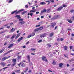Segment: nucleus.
<instances>
[{
    "mask_svg": "<svg viewBox=\"0 0 74 74\" xmlns=\"http://www.w3.org/2000/svg\"><path fill=\"white\" fill-rule=\"evenodd\" d=\"M50 1L51 2H52V3H54V0H50Z\"/></svg>",
    "mask_w": 74,
    "mask_h": 74,
    "instance_id": "nucleus-46",
    "label": "nucleus"
},
{
    "mask_svg": "<svg viewBox=\"0 0 74 74\" xmlns=\"http://www.w3.org/2000/svg\"><path fill=\"white\" fill-rule=\"evenodd\" d=\"M36 14H39V12H36Z\"/></svg>",
    "mask_w": 74,
    "mask_h": 74,
    "instance_id": "nucleus-62",
    "label": "nucleus"
},
{
    "mask_svg": "<svg viewBox=\"0 0 74 74\" xmlns=\"http://www.w3.org/2000/svg\"><path fill=\"white\" fill-rule=\"evenodd\" d=\"M42 60H44L45 62H48L47 59V58L46 57L42 56Z\"/></svg>",
    "mask_w": 74,
    "mask_h": 74,
    "instance_id": "nucleus-6",
    "label": "nucleus"
},
{
    "mask_svg": "<svg viewBox=\"0 0 74 74\" xmlns=\"http://www.w3.org/2000/svg\"><path fill=\"white\" fill-rule=\"evenodd\" d=\"M10 57L11 56H9L8 57H4L2 59V61H4L5 60H6V59H9V58H10Z\"/></svg>",
    "mask_w": 74,
    "mask_h": 74,
    "instance_id": "nucleus-5",
    "label": "nucleus"
},
{
    "mask_svg": "<svg viewBox=\"0 0 74 74\" xmlns=\"http://www.w3.org/2000/svg\"><path fill=\"white\" fill-rule=\"evenodd\" d=\"M57 41H60V39L59 38H58L57 39Z\"/></svg>",
    "mask_w": 74,
    "mask_h": 74,
    "instance_id": "nucleus-63",
    "label": "nucleus"
},
{
    "mask_svg": "<svg viewBox=\"0 0 74 74\" xmlns=\"http://www.w3.org/2000/svg\"><path fill=\"white\" fill-rule=\"evenodd\" d=\"M67 5H66L63 4L62 7H67Z\"/></svg>",
    "mask_w": 74,
    "mask_h": 74,
    "instance_id": "nucleus-37",
    "label": "nucleus"
},
{
    "mask_svg": "<svg viewBox=\"0 0 74 74\" xmlns=\"http://www.w3.org/2000/svg\"><path fill=\"white\" fill-rule=\"evenodd\" d=\"M21 56H18L17 57V58H18V60H19V59H21Z\"/></svg>",
    "mask_w": 74,
    "mask_h": 74,
    "instance_id": "nucleus-30",
    "label": "nucleus"
},
{
    "mask_svg": "<svg viewBox=\"0 0 74 74\" xmlns=\"http://www.w3.org/2000/svg\"><path fill=\"white\" fill-rule=\"evenodd\" d=\"M74 70V68H73L72 69H71L70 70V71H73V70Z\"/></svg>",
    "mask_w": 74,
    "mask_h": 74,
    "instance_id": "nucleus-57",
    "label": "nucleus"
},
{
    "mask_svg": "<svg viewBox=\"0 0 74 74\" xmlns=\"http://www.w3.org/2000/svg\"><path fill=\"white\" fill-rule=\"evenodd\" d=\"M4 51V49H2V50L0 51V53H1L3 52Z\"/></svg>",
    "mask_w": 74,
    "mask_h": 74,
    "instance_id": "nucleus-35",
    "label": "nucleus"
},
{
    "mask_svg": "<svg viewBox=\"0 0 74 74\" xmlns=\"http://www.w3.org/2000/svg\"><path fill=\"white\" fill-rule=\"evenodd\" d=\"M25 8H28V5H25Z\"/></svg>",
    "mask_w": 74,
    "mask_h": 74,
    "instance_id": "nucleus-55",
    "label": "nucleus"
},
{
    "mask_svg": "<svg viewBox=\"0 0 74 74\" xmlns=\"http://www.w3.org/2000/svg\"><path fill=\"white\" fill-rule=\"evenodd\" d=\"M56 64V62H55V61H53V62H52V64L53 65H55V64Z\"/></svg>",
    "mask_w": 74,
    "mask_h": 74,
    "instance_id": "nucleus-28",
    "label": "nucleus"
},
{
    "mask_svg": "<svg viewBox=\"0 0 74 74\" xmlns=\"http://www.w3.org/2000/svg\"><path fill=\"white\" fill-rule=\"evenodd\" d=\"M16 63H14L13 64H12V65L11 66L12 67H14V66H15V65H16Z\"/></svg>",
    "mask_w": 74,
    "mask_h": 74,
    "instance_id": "nucleus-26",
    "label": "nucleus"
},
{
    "mask_svg": "<svg viewBox=\"0 0 74 74\" xmlns=\"http://www.w3.org/2000/svg\"><path fill=\"white\" fill-rule=\"evenodd\" d=\"M67 21L69 23H73V22L71 21V20L68 19Z\"/></svg>",
    "mask_w": 74,
    "mask_h": 74,
    "instance_id": "nucleus-29",
    "label": "nucleus"
},
{
    "mask_svg": "<svg viewBox=\"0 0 74 74\" xmlns=\"http://www.w3.org/2000/svg\"><path fill=\"white\" fill-rule=\"evenodd\" d=\"M8 53H9L8 52V51L7 52L4 53V56H5V55H7V54H8Z\"/></svg>",
    "mask_w": 74,
    "mask_h": 74,
    "instance_id": "nucleus-41",
    "label": "nucleus"
},
{
    "mask_svg": "<svg viewBox=\"0 0 74 74\" xmlns=\"http://www.w3.org/2000/svg\"><path fill=\"white\" fill-rule=\"evenodd\" d=\"M14 17H15V18H17V19H21V18L20 15H16V16H14Z\"/></svg>",
    "mask_w": 74,
    "mask_h": 74,
    "instance_id": "nucleus-11",
    "label": "nucleus"
},
{
    "mask_svg": "<svg viewBox=\"0 0 74 74\" xmlns=\"http://www.w3.org/2000/svg\"><path fill=\"white\" fill-rule=\"evenodd\" d=\"M26 12H27V11H24L22 13V14L24 15V14H25V13H26Z\"/></svg>",
    "mask_w": 74,
    "mask_h": 74,
    "instance_id": "nucleus-33",
    "label": "nucleus"
},
{
    "mask_svg": "<svg viewBox=\"0 0 74 74\" xmlns=\"http://www.w3.org/2000/svg\"><path fill=\"white\" fill-rule=\"evenodd\" d=\"M8 68V67H5V68H3V71H5V69H7Z\"/></svg>",
    "mask_w": 74,
    "mask_h": 74,
    "instance_id": "nucleus-39",
    "label": "nucleus"
},
{
    "mask_svg": "<svg viewBox=\"0 0 74 74\" xmlns=\"http://www.w3.org/2000/svg\"><path fill=\"white\" fill-rule=\"evenodd\" d=\"M60 40L61 41H62L63 40V39L62 38H61L60 39Z\"/></svg>",
    "mask_w": 74,
    "mask_h": 74,
    "instance_id": "nucleus-52",
    "label": "nucleus"
},
{
    "mask_svg": "<svg viewBox=\"0 0 74 74\" xmlns=\"http://www.w3.org/2000/svg\"><path fill=\"white\" fill-rule=\"evenodd\" d=\"M46 11H47V10L46 9H44L42 10L41 11L40 14H42L43 12H46Z\"/></svg>",
    "mask_w": 74,
    "mask_h": 74,
    "instance_id": "nucleus-12",
    "label": "nucleus"
},
{
    "mask_svg": "<svg viewBox=\"0 0 74 74\" xmlns=\"http://www.w3.org/2000/svg\"><path fill=\"white\" fill-rule=\"evenodd\" d=\"M21 65V66L22 67H25L26 66L25 64L22 62H20L19 64H18V66L19 67H20Z\"/></svg>",
    "mask_w": 74,
    "mask_h": 74,
    "instance_id": "nucleus-2",
    "label": "nucleus"
},
{
    "mask_svg": "<svg viewBox=\"0 0 74 74\" xmlns=\"http://www.w3.org/2000/svg\"><path fill=\"white\" fill-rule=\"evenodd\" d=\"M63 8L62 7H60L57 9V11H61Z\"/></svg>",
    "mask_w": 74,
    "mask_h": 74,
    "instance_id": "nucleus-18",
    "label": "nucleus"
},
{
    "mask_svg": "<svg viewBox=\"0 0 74 74\" xmlns=\"http://www.w3.org/2000/svg\"><path fill=\"white\" fill-rule=\"evenodd\" d=\"M35 33L33 32L31 36H32V37H33V36H35Z\"/></svg>",
    "mask_w": 74,
    "mask_h": 74,
    "instance_id": "nucleus-31",
    "label": "nucleus"
},
{
    "mask_svg": "<svg viewBox=\"0 0 74 74\" xmlns=\"http://www.w3.org/2000/svg\"><path fill=\"white\" fill-rule=\"evenodd\" d=\"M7 38H10V35H8L6 36Z\"/></svg>",
    "mask_w": 74,
    "mask_h": 74,
    "instance_id": "nucleus-47",
    "label": "nucleus"
},
{
    "mask_svg": "<svg viewBox=\"0 0 74 74\" xmlns=\"http://www.w3.org/2000/svg\"><path fill=\"white\" fill-rule=\"evenodd\" d=\"M32 72V70H30L28 71V72L29 73H30Z\"/></svg>",
    "mask_w": 74,
    "mask_h": 74,
    "instance_id": "nucleus-60",
    "label": "nucleus"
},
{
    "mask_svg": "<svg viewBox=\"0 0 74 74\" xmlns=\"http://www.w3.org/2000/svg\"><path fill=\"white\" fill-rule=\"evenodd\" d=\"M13 51L12 50H10L9 51H8V53H10V52H12Z\"/></svg>",
    "mask_w": 74,
    "mask_h": 74,
    "instance_id": "nucleus-45",
    "label": "nucleus"
},
{
    "mask_svg": "<svg viewBox=\"0 0 74 74\" xmlns=\"http://www.w3.org/2000/svg\"><path fill=\"white\" fill-rule=\"evenodd\" d=\"M39 29L38 28H36L34 30V32H38V31H39Z\"/></svg>",
    "mask_w": 74,
    "mask_h": 74,
    "instance_id": "nucleus-25",
    "label": "nucleus"
},
{
    "mask_svg": "<svg viewBox=\"0 0 74 74\" xmlns=\"http://www.w3.org/2000/svg\"><path fill=\"white\" fill-rule=\"evenodd\" d=\"M27 59H28V61L29 62H30V56L28 55L27 56Z\"/></svg>",
    "mask_w": 74,
    "mask_h": 74,
    "instance_id": "nucleus-13",
    "label": "nucleus"
},
{
    "mask_svg": "<svg viewBox=\"0 0 74 74\" xmlns=\"http://www.w3.org/2000/svg\"><path fill=\"white\" fill-rule=\"evenodd\" d=\"M64 51H67L68 49V47L66 46H64Z\"/></svg>",
    "mask_w": 74,
    "mask_h": 74,
    "instance_id": "nucleus-8",
    "label": "nucleus"
},
{
    "mask_svg": "<svg viewBox=\"0 0 74 74\" xmlns=\"http://www.w3.org/2000/svg\"><path fill=\"white\" fill-rule=\"evenodd\" d=\"M46 3H49V2H50V1H46Z\"/></svg>",
    "mask_w": 74,
    "mask_h": 74,
    "instance_id": "nucleus-58",
    "label": "nucleus"
},
{
    "mask_svg": "<svg viewBox=\"0 0 74 74\" xmlns=\"http://www.w3.org/2000/svg\"><path fill=\"white\" fill-rule=\"evenodd\" d=\"M0 64H1V66H2L3 67H4V66H5V63H4V62H1L0 63Z\"/></svg>",
    "mask_w": 74,
    "mask_h": 74,
    "instance_id": "nucleus-14",
    "label": "nucleus"
},
{
    "mask_svg": "<svg viewBox=\"0 0 74 74\" xmlns=\"http://www.w3.org/2000/svg\"><path fill=\"white\" fill-rule=\"evenodd\" d=\"M60 17V15H59L55 16L51 18V20H55V19H58Z\"/></svg>",
    "mask_w": 74,
    "mask_h": 74,
    "instance_id": "nucleus-4",
    "label": "nucleus"
},
{
    "mask_svg": "<svg viewBox=\"0 0 74 74\" xmlns=\"http://www.w3.org/2000/svg\"><path fill=\"white\" fill-rule=\"evenodd\" d=\"M74 59H71V60H69V62H72V61H74Z\"/></svg>",
    "mask_w": 74,
    "mask_h": 74,
    "instance_id": "nucleus-43",
    "label": "nucleus"
},
{
    "mask_svg": "<svg viewBox=\"0 0 74 74\" xmlns=\"http://www.w3.org/2000/svg\"><path fill=\"white\" fill-rule=\"evenodd\" d=\"M44 28V27L42 26L39 28H38L39 30H42Z\"/></svg>",
    "mask_w": 74,
    "mask_h": 74,
    "instance_id": "nucleus-22",
    "label": "nucleus"
},
{
    "mask_svg": "<svg viewBox=\"0 0 74 74\" xmlns=\"http://www.w3.org/2000/svg\"><path fill=\"white\" fill-rule=\"evenodd\" d=\"M70 49H71L73 48V46H70Z\"/></svg>",
    "mask_w": 74,
    "mask_h": 74,
    "instance_id": "nucleus-59",
    "label": "nucleus"
},
{
    "mask_svg": "<svg viewBox=\"0 0 74 74\" xmlns=\"http://www.w3.org/2000/svg\"><path fill=\"white\" fill-rule=\"evenodd\" d=\"M46 34L44 33L43 34H42L40 35V37L42 38V37H45L46 35Z\"/></svg>",
    "mask_w": 74,
    "mask_h": 74,
    "instance_id": "nucleus-17",
    "label": "nucleus"
},
{
    "mask_svg": "<svg viewBox=\"0 0 74 74\" xmlns=\"http://www.w3.org/2000/svg\"><path fill=\"white\" fill-rule=\"evenodd\" d=\"M58 27V26H56L55 27V28L54 29V30H56V29H57Z\"/></svg>",
    "mask_w": 74,
    "mask_h": 74,
    "instance_id": "nucleus-56",
    "label": "nucleus"
},
{
    "mask_svg": "<svg viewBox=\"0 0 74 74\" xmlns=\"http://www.w3.org/2000/svg\"><path fill=\"white\" fill-rule=\"evenodd\" d=\"M24 11V9H21L18 10V11L17 10H15L12 12L11 13V14H15V15H16V14L20 13L21 11Z\"/></svg>",
    "mask_w": 74,
    "mask_h": 74,
    "instance_id": "nucleus-1",
    "label": "nucleus"
},
{
    "mask_svg": "<svg viewBox=\"0 0 74 74\" xmlns=\"http://www.w3.org/2000/svg\"><path fill=\"white\" fill-rule=\"evenodd\" d=\"M47 45L49 47V48L51 47V45L49 43H48L47 44Z\"/></svg>",
    "mask_w": 74,
    "mask_h": 74,
    "instance_id": "nucleus-34",
    "label": "nucleus"
},
{
    "mask_svg": "<svg viewBox=\"0 0 74 74\" xmlns=\"http://www.w3.org/2000/svg\"><path fill=\"white\" fill-rule=\"evenodd\" d=\"M49 11H50V9H47V10H46L47 12L48 13H49Z\"/></svg>",
    "mask_w": 74,
    "mask_h": 74,
    "instance_id": "nucleus-36",
    "label": "nucleus"
},
{
    "mask_svg": "<svg viewBox=\"0 0 74 74\" xmlns=\"http://www.w3.org/2000/svg\"><path fill=\"white\" fill-rule=\"evenodd\" d=\"M36 11V9H34L31 10L30 11V12H31V13H30V15L32 17L33 16V15H34V14L32 13V12H35Z\"/></svg>",
    "mask_w": 74,
    "mask_h": 74,
    "instance_id": "nucleus-3",
    "label": "nucleus"
},
{
    "mask_svg": "<svg viewBox=\"0 0 74 74\" xmlns=\"http://www.w3.org/2000/svg\"><path fill=\"white\" fill-rule=\"evenodd\" d=\"M15 37H16V35L15 34H14L12 36V37H11L10 38L11 40H12V39H14V38Z\"/></svg>",
    "mask_w": 74,
    "mask_h": 74,
    "instance_id": "nucleus-21",
    "label": "nucleus"
},
{
    "mask_svg": "<svg viewBox=\"0 0 74 74\" xmlns=\"http://www.w3.org/2000/svg\"><path fill=\"white\" fill-rule=\"evenodd\" d=\"M32 37V35H29L27 36V38H30V37Z\"/></svg>",
    "mask_w": 74,
    "mask_h": 74,
    "instance_id": "nucleus-44",
    "label": "nucleus"
},
{
    "mask_svg": "<svg viewBox=\"0 0 74 74\" xmlns=\"http://www.w3.org/2000/svg\"><path fill=\"white\" fill-rule=\"evenodd\" d=\"M40 4L41 5H44L46 4V3L44 2H42L40 3Z\"/></svg>",
    "mask_w": 74,
    "mask_h": 74,
    "instance_id": "nucleus-23",
    "label": "nucleus"
},
{
    "mask_svg": "<svg viewBox=\"0 0 74 74\" xmlns=\"http://www.w3.org/2000/svg\"><path fill=\"white\" fill-rule=\"evenodd\" d=\"M12 63H16V59H14L12 60Z\"/></svg>",
    "mask_w": 74,
    "mask_h": 74,
    "instance_id": "nucleus-15",
    "label": "nucleus"
},
{
    "mask_svg": "<svg viewBox=\"0 0 74 74\" xmlns=\"http://www.w3.org/2000/svg\"><path fill=\"white\" fill-rule=\"evenodd\" d=\"M14 46V44H11L9 45L8 48H11V47H12Z\"/></svg>",
    "mask_w": 74,
    "mask_h": 74,
    "instance_id": "nucleus-10",
    "label": "nucleus"
},
{
    "mask_svg": "<svg viewBox=\"0 0 74 74\" xmlns=\"http://www.w3.org/2000/svg\"><path fill=\"white\" fill-rule=\"evenodd\" d=\"M39 26H40V25H36V27H38Z\"/></svg>",
    "mask_w": 74,
    "mask_h": 74,
    "instance_id": "nucleus-51",
    "label": "nucleus"
},
{
    "mask_svg": "<svg viewBox=\"0 0 74 74\" xmlns=\"http://www.w3.org/2000/svg\"><path fill=\"white\" fill-rule=\"evenodd\" d=\"M4 27H2V28H0V30H1V29H4Z\"/></svg>",
    "mask_w": 74,
    "mask_h": 74,
    "instance_id": "nucleus-61",
    "label": "nucleus"
},
{
    "mask_svg": "<svg viewBox=\"0 0 74 74\" xmlns=\"http://www.w3.org/2000/svg\"><path fill=\"white\" fill-rule=\"evenodd\" d=\"M36 49H33V48H31V50L32 51H35Z\"/></svg>",
    "mask_w": 74,
    "mask_h": 74,
    "instance_id": "nucleus-38",
    "label": "nucleus"
},
{
    "mask_svg": "<svg viewBox=\"0 0 74 74\" xmlns=\"http://www.w3.org/2000/svg\"><path fill=\"white\" fill-rule=\"evenodd\" d=\"M21 33H19L16 36V37H15V39H17V38H18L20 36V35H21Z\"/></svg>",
    "mask_w": 74,
    "mask_h": 74,
    "instance_id": "nucleus-19",
    "label": "nucleus"
},
{
    "mask_svg": "<svg viewBox=\"0 0 74 74\" xmlns=\"http://www.w3.org/2000/svg\"><path fill=\"white\" fill-rule=\"evenodd\" d=\"M54 34V33L53 32H51L50 34V36L51 37H52L53 35Z\"/></svg>",
    "mask_w": 74,
    "mask_h": 74,
    "instance_id": "nucleus-24",
    "label": "nucleus"
},
{
    "mask_svg": "<svg viewBox=\"0 0 74 74\" xmlns=\"http://www.w3.org/2000/svg\"><path fill=\"white\" fill-rule=\"evenodd\" d=\"M15 29H14V28H12V29H11L10 31L11 32H14V31H15Z\"/></svg>",
    "mask_w": 74,
    "mask_h": 74,
    "instance_id": "nucleus-27",
    "label": "nucleus"
},
{
    "mask_svg": "<svg viewBox=\"0 0 74 74\" xmlns=\"http://www.w3.org/2000/svg\"><path fill=\"white\" fill-rule=\"evenodd\" d=\"M23 39V37H21L19 38L17 40L18 42H20L21 40H22Z\"/></svg>",
    "mask_w": 74,
    "mask_h": 74,
    "instance_id": "nucleus-9",
    "label": "nucleus"
},
{
    "mask_svg": "<svg viewBox=\"0 0 74 74\" xmlns=\"http://www.w3.org/2000/svg\"><path fill=\"white\" fill-rule=\"evenodd\" d=\"M5 32H1L0 33V34H2V33H4Z\"/></svg>",
    "mask_w": 74,
    "mask_h": 74,
    "instance_id": "nucleus-54",
    "label": "nucleus"
},
{
    "mask_svg": "<svg viewBox=\"0 0 74 74\" xmlns=\"http://www.w3.org/2000/svg\"><path fill=\"white\" fill-rule=\"evenodd\" d=\"M25 23V21H22L19 22V23L21 24V25L24 24V23Z\"/></svg>",
    "mask_w": 74,
    "mask_h": 74,
    "instance_id": "nucleus-16",
    "label": "nucleus"
},
{
    "mask_svg": "<svg viewBox=\"0 0 74 74\" xmlns=\"http://www.w3.org/2000/svg\"><path fill=\"white\" fill-rule=\"evenodd\" d=\"M70 55H72V56H73V55H74V53H71Z\"/></svg>",
    "mask_w": 74,
    "mask_h": 74,
    "instance_id": "nucleus-64",
    "label": "nucleus"
},
{
    "mask_svg": "<svg viewBox=\"0 0 74 74\" xmlns=\"http://www.w3.org/2000/svg\"><path fill=\"white\" fill-rule=\"evenodd\" d=\"M58 65L59 67H62L63 65V64L62 63H60L58 64Z\"/></svg>",
    "mask_w": 74,
    "mask_h": 74,
    "instance_id": "nucleus-20",
    "label": "nucleus"
},
{
    "mask_svg": "<svg viewBox=\"0 0 74 74\" xmlns=\"http://www.w3.org/2000/svg\"><path fill=\"white\" fill-rule=\"evenodd\" d=\"M64 56L65 58H67V56L64 54Z\"/></svg>",
    "mask_w": 74,
    "mask_h": 74,
    "instance_id": "nucleus-48",
    "label": "nucleus"
},
{
    "mask_svg": "<svg viewBox=\"0 0 74 74\" xmlns=\"http://www.w3.org/2000/svg\"><path fill=\"white\" fill-rule=\"evenodd\" d=\"M19 21H23V19H19Z\"/></svg>",
    "mask_w": 74,
    "mask_h": 74,
    "instance_id": "nucleus-49",
    "label": "nucleus"
},
{
    "mask_svg": "<svg viewBox=\"0 0 74 74\" xmlns=\"http://www.w3.org/2000/svg\"><path fill=\"white\" fill-rule=\"evenodd\" d=\"M12 1H13V0H10L9 1V3H12Z\"/></svg>",
    "mask_w": 74,
    "mask_h": 74,
    "instance_id": "nucleus-40",
    "label": "nucleus"
},
{
    "mask_svg": "<svg viewBox=\"0 0 74 74\" xmlns=\"http://www.w3.org/2000/svg\"><path fill=\"white\" fill-rule=\"evenodd\" d=\"M38 42H42V40H40L38 41Z\"/></svg>",
    "mask_w": 74,
    "mask_h": 74,
    "instance_id": "nucleus-50",
    "label": "nucleus"
},
{
    "mask_svg": "<svg viewBox=\"0 0 74 74\" xmlns=\"http://www.w3.org/2000/svg\"><path fill=\"white\" fill-rule=\"evenodd\" d=\"M56 25V23H51V26L52 28H54V27H55V26Z\"/></svg>",
    "mask_w": 74,
    "mask_h": 74,
    "instance_id": "nucleus-7",
    "label": "nucleus"
},
{
    "mask_svg": "<svg viewBox=\"0 0 74 74\" xmlns=\"http://www.w3.org/2000/svg\"><path fill=\"white\" fill-rule=\"evenodd\" d=\"M15 71L16 73H20V70H17Z\"/></svg>",
    "mask_w": 74,
    "mask_h": 74,
    "instance_id": "nucleus-32",
    "label": "nucleus"
},
{
    "mask_svg": "<svg viewBox=\"0 0 74 74\" xmlns=\"http://www.w3.org/2000/svg\"><path fill=\"white\" fill-rule=\"evenodd\" d=\"M11 64H9L7 65V66H11Z\"/></svg>",
    "mask_w": 74,
    "mask_h": 74,
    "instance_id": "nucleus-53",
    "label": "nucleus"
},
{
    "mask_svg": "<svg viewBox=\"0 0 74 74\" xmlns=\"http://www.w3.org/2000/svg\"><path fill=\"white\" fill-rule=\"evenodd\" d=\"M70 12L71 13L73 12H74V10H73V9H72L71 10Z\"/></svg>",
    "mask_w": 74,
    "mask_h": 74,
    "instance_id": "nucleus-42",
    "label": "nucleus"
}]
</instances>
